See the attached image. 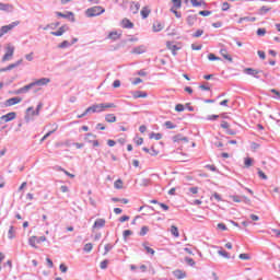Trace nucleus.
<instances>
[{
	"label": "nucleus",
	"instance_id": "f03ea898",
	"mask_svg": "<svg viewBox=\"0 0 280 280\" xmlns=\"http://www.w3.org/2000/svg\"><path fill=\"white\" fill-rule=\"evenodd\" d=\"M20 23L21 22L15 21V22H12L11 24L1 26V28H0V38H2L4 34H8V32H11V30H14V27L20 25Z\"/></svg>",
	"mask_w": 280,
	"mask_h": 280
},
{
	"label": "nucleus",
	"instance_id": "09e8293b",
	"mask_svg": "<svg viewBox=\"0 0 280 280\" xmlns=\"http://www.w3.org/2000/svg\"><path fill=\"white\" fill-rule=\"evenodd\" d=\"M213 198L214 200H217V202H222V197L220 196V194L214 192L211 197V200H213Z\"/></svg>",
	"mask_w": 280,
	"mask_h": 280
},
{
	"label": "nucleus",
	"instance_id": "c9c22d12",
	"mask_svg": "<svg viewBox=\"0 0 280 280\" xmlns=\"http://www.w3.org/2000/svg\"><path fill=\"white\" fill-rule=\"evenodd\" d=\"M165 128H167V130H174V128H176V125H174L172 121L167 120L164 122Z\"/></svg>",
	"mask_w": 280,
	"mask_h": 280
},
{
	"label": "nucleus",
	"instance_id": "13d9d810",
	"mask_svg": "<svg viewBox=\"0 0 280 280\" xmlns=\"http://www.w3.org/2000/svg\"><path fill=\"white\" fill-rule=\"evenodd\" d=\"M21 65H23V59H20V60H18L16 62L11 63V65H10V68L16 69V67H19V66H21Z\"/></svg>",
	"mask_w": 280,
	"mask_h": 280
},
{
	"label": "nucleus",
	"instance_id": "2eb2a0df",
	"mask_svg": "<svg viewBox=\"0 0 280 280\" xmlns=\"http://www.w3.org/2000/svg\"><path fill=\"white\" fill-rule=\"evenodd\" d=\"M140 9H141V4L139 2H135V1L131 2L130 12H132V14H139Z\"/></svg>",
	"mask_w": 280,
	"mask_h": 280
},
{
	"label": "nucleus",
	"instance_id": "473e14b6",
	"mask_svg": "<svg viewBox=\"0 0 280 280\" xmlns=\"http://www.w3.org/2000/svg\"><path fill=\"white\" fill-rule=\"evenodd\" d=\"M151 183H152V179H150V178H142L140 185H141V187H149V185Z\"/></svg>",
	"mask_w": 280,
	"mask_h": 280
},
{
	"label": "nucleus",
	"instance_id": "f257e3e1",
	"mask_svg": "<svg viewBox=\"0 0 280 280\" xmlns=\"http://www.w3.org/2000/svg\"><path fill=\"white\" fill-rule=\"evenodd\" d=\"M106 12V9H104L103 7H92L89 8L85 11V16H88L89 19H93V16H100L101 14H104Z\"/></svg>",
	"mask_w": 280,
	"mask_h": 280
},
{
	"label": "nucleus",
	"instance_id": "dca6fc26",
	"mask_svg": "<svg viewBox=\"0 0 280 280\" xmlns=\"http://www.w3.org/2000/svg\"><path fill=\"white\" fill-rule=\"evenodd\" d=\"M166 47H167V49H170L172 51L173 56H176V51H178V49H180L178 46H176L172 42H167Z\"/></svg>",
	"mask_w": 280,
	"mask_h": 280
},
{
	"label": "nucleus",
	"instance_id": "bf43d9fd",
	"mask_svg": "<svg viewBox=\"0 0 280 280\" xmlns=\"http://www.w3.org/2000/svg\"><path fill=\"white\" fill-rule=\"evenodd\" d=\"M43 108V103H38L37 104V107H36V109H35V112H34V114L36 115V116H38V115H40V109Z\"/></svg>",
	"mask_w": 280,
	"mask_h": 280
},
{
	"label": "nucleus",
	"instance_id": "a211bd4d",
	"mask_svg": "<svg viewBox=\"0 0 280 280\" xmlns=\"http://www.w3.org/2000/svg\"><path fill=\"white\" fill-rule=\"evenodd\" d=\"M221 56L225 59L229 60V62H233V57H231V55H229V51L226 50V48H223L220 50Z\"/></svg>",
	"mask_w": 280,
	"mask_h": 280
},
{
	"label": "nucleus",
	"instance_id": "1a4fd4ad",
	"mask_svg": "<svg viewBox=\"0 0 280 280\" xmlns=\"http://www.w3.org/2000/svg\"><path fill=\"white\" fill-rule=\"evenodd\" d=\"M145 51H148V47L145 45H140L138 47H135L131 50V54H136V55H141V54H145Z\"/></svg>",
	"mask_w": 280,
	"mask_h": 280
},
{
	"label": "nucleus",
	"instance_id": "393cba45",
	"mask_svg": "<svg viewBox=\"0 0 280 280\" xmlns=\"http://www.w3.org/2000/svg\"><path fill=\"white\" fill-rule=\"evenodd\" d=\"M197 20H198V15H188L186 21H187V24L191 26L196 23Z\"/></svg>",
	"mask_w": 280,
	"mask_h": 280
},
{
	"label": "nucleus",
	"instance_id": "f8f14e48",
	"mask_svg": "<svg viewBox=\"0 0 280 280\" xmlns=\"http://www.w3.org/2000/svg\"><path fill=\"white\" fill-rule=\"evenodd\" d=\"M191 3L192 8H200V5H207V2L205 0H185V3Z\"/></svg>",
	"mask_w": 280,
	"mask_h": 280
},
{
	"label": "nucleus",
	"instance_id": "ddd939ff",
	"mask_svg": "<svg viewBox=\"0 0 280 280\" xmlns=\"http://www.w3.org/2000/svg\"><path fill=\"white\" fill-rule=\"evenodd\" d=\"M67 30H69V26L62 25L59 27L58 31L50 32V34H51V36H62V34H65V32H67Z\"/></svg>",
	"mask_w": 280,
	"mask_h": 280
},
{
	"label": "nucleus",
	"instance_id": "6ab92c4d",
	"mask_svg": "<svg viewBox=\"0 0 280 280\" xmlns=\"http://www.w3.org/2000/svg\"><path fill=\"white\" fill-rule=\"evenodd\" d=\"M107 38H109L110 40H119V38H121V33L118 32H110L107 36Z\"/></svg>",
	"mask_w": 280,
	"mask_h": 280
},
{
	"label": "nucleus",
	"instance_id": "8fccbe9b",
	"mask_svg": "<svg viewBox=\"0 0 280 280\" xmlns=\"http://www.w3.org/2000/svg\"><path fill=\"white\" fill-rule=\"evenodd\" d=\"M230 9H231V4H229V2H223L222 3L221 10L223 12H228V10H230Z\"/></svg>",
	"mask_w": 280,
	"mask_h": 280
},
{
	"label": "nucleus",
	"instance_id": "2f4dec72",
	"mask_svg": "<svg viewBox=\"0 0 280 280\" xmlns=\"http://www.w3.org/2000/svg\"><path fill=\"white\" fill-rule=\"evenodd\" d=\"M144 250L149 254V255H154V253H156L153 248H151L150 246H148V243H143L142 244Z\"/></svg>",
	"mask_w": 280,
	"mask_h": 280
},
{
	"label": "nucleus",
	"instance_id": "cd10ccee",
	"mask_svg": "<svg viewBox=\"0 0 280 280\" xmlns=\"http://www.w3.org/2000/svg\"><path fill=\"white\" fill-rule=\"evenodd\" d=\"M268 12H270V8L262 5L259 10H258V14L260 16H264V14H268Z\"/></svg>",
	"mask_w": 280,
	"mask_h": 280
},
{
	"label": "nucleus",
	"instance_id": "9d476101",
	"mask_svg": "<svg viewBox=\"0 0 280 280\" xmlns=\"http://www.w3.org/2000/svg\"><path fill=\"white\" fill-rule=\"evenodd\" d=\"M0 11L1 12H13L14 5H12L10 3L0 2Z\"/></svg>",
	"mask_w": 280,
	"mask_h": 280
},
{
	"label": "nucleus",
	"instance_id": "72a5a7b5",
	"mask_svg": "<svg viewBox=\"0 0 280 280\" xmlns=\"http://www.w3.org/2000/svg\"><path fill=\"white\" fill-rule=\"evenodd\" d=\"M91 138L92 139H97V136H95V135H93V133H85V141H88V143H91V142H93V140H91Z\"/></svg>",
	"mask_w": 280,
	"mask_h": 280
},
{
	"label": "nucleus",
	"instance_id": "603ef678",
	"mask_svg": "<svg viewBox=\"0 0 280 280\" xmlns=\"http://www.w3.org/2000/svg\"><path fill=\"white\" fill-rule=\"evenodd\" d=\"M205 34V31L202 30H197V32L194 33V38H200Z\"/></svg>",
	"mask_w": 280,
	"mask_h": 280
},
{
	"label": "nucleus",
	"instance_id": "0eeeda50",
	"mask_svg": "<svg viewBox=\"0 0 280 280\" xmlns=\"http://www.w3.org/2000/svg\"><path fill=\"white\" fill-rule=\"evenodd\" d=\"M0 119L1 121H4V124H8V121H13V119H16V114L14 112H10L5 115H2Z\"/></svg>",
	"mask_w": 280,
	"mask_h": 280
},
{
	"label": "nucleus",
	"instance_id": "a18cd8bd",
	"mask_svg": "<svg viewBox=\"0 0 280 280\" xmlns=\"http://www.w3.org/2000/svg\"><path fill=\"white\" fill-rule=\"evenodd\" d=\"M130 235H132V231H131V230H125V231L122 232V237H124L125 242H126V240H127L128 237H130Z\"/></svg>",
	"mask_w": 280,
	"mask_h": 280
},
{
	"label": "nucleus",
	"instance_id": "c756f323",
	"mask_svg": "<svg viewBox=\"0 0 280 280\" xmlns=\"http://www.w3.org/2000/svg\"><path fill=\"white\" fill-rule=\"evenodd\" d=\"M150 139H155V141H161V139H163V135L161 133H155V132H151L149 136Z\"/></svg>",
	"mask_w": 280,
	"mask_h": 280
},
{
	"label": "nucleus",
	"instance_id": "de8ad7c7",
	"mask_svg": "<svg viewBox=\"0 0 280 280\" xmlns=\"http://www.w3.org/2000/svg\"><path fill=\"white\" fill-rule=\"evenodd\" d=\"M258 176L259 178H262V180H268V175L261 170H258Z\"/></svg>",
	"mask_w": 280,
	"mask_h": 280
},
{
	"label": "nucleus",
	"instance_id": "37998d69",
	"mask_svg": "<svg viewBox=\"0 0 280 280\" xmlns=\"http://www.w3.org/2000/svg\"><path fill=\"white\" fill-rule=\"evenodd\" d=\"M36 236H32L28 238V244L30 246H32L33 248H36Z\"/></svg>",
	"mask_w": 280,
	"mask_h": 280
},
{
	"label": "nucleus",
	"instance_id": "338daca9",
	"mask_svg": "<svg viewBox=\"0 0 280 280\" xmlns=\"http://www.w3.org/2000/svg\"><path fill=\"white\" fill-rule=\"evenodd\" d=\"M259 148H260V144H259V143H257V142H252V143H250V149H252V150H254V151H255V150H259Z\"/></svg>",
	"mask_w": 280,
	"mask_h": 280
},
{
	"label": "nucleus",
	"instance_id": "680f3d73",
	"mask_svg": "<svg viewBox=\"0 0 280 280\" xmlns=\"http://www.w3.org/2000/svg\"><path fill=\"white\" fill-rule=\"evenodd\" d=\"M170 11L173 14H175L176 19H180L183 16V14L180 12H178L176 9H171Z\"/></svg>",
	"mask_w": 280,
	"mask_h": 280
},
{
	"label": "nucleus",
	"instance_id": "4c0bfd02",
	"mask_svg": "<svg viewBox=\"0 0 280 280\" xmlns=\"http://www.w3.org/2000/svg\"><path fill=\"white\" fill-rule=\"evenodd\" d=\"M230 200H233V202H242V196L230 195Z\"/></svg>",
	"mask_w": 280,
	"mask_h": 280
},
{
	"label": "nucleus",
	"instance_id": "aec40b11",
	"mask_svg": "<svg viewBox=\"0 0 280 280\" xmlns=\"http://www.w3.org/2000/svg\"><path fill=\"white\" fill-rule=\"evenodd\" d=\"M30 113H31V115H36L35 113H36V110H34V107H28L27 109H26V115H25V121L28 124V121H32V118L30 117Z\"/></svg>",
	"mask_w": 280,
	"mask_h": 280
},
{
	"label": "nucleus",
	"instance_id": "e2e57ef3",
	"mask_svg": "<svg viewBox=\"0 0 280 280\" xmlns=\"http://www.w3.org/2000/svg\"><path fill=\"white\" fill-rule=\"evenodd\" d=\"M256 34L257 36H266V28H258Z\"/></svg>",
	"mask_w": 280,
	"mask_h": 280
},
{
	"label": "nucleus",
	"instance_id": "864d4df0",
	"mask_svg": "<svg viewBox=\"0 0 280 280\" xmlns=\"http://www.w3.org/2000/svg\"><path fill=\"white\" fill-rule=\"evenodd\" d=\"M185 261L188 266H196V261H194L192 258L185 257Z\"/></svg>",
	"mask_w": 280,
	"mask_h": 280
},
{
	"label": "nucleus",
	"instance_id": "7ed1b4c3",
	"mask_svg": "<svg viewBox=\"0 0 280 280\" xmlns=\"http://www.w3.org/2000/svg\"><path fill=\"white\" fill-rule=\"evenodd\" d=\"M12 56H14V46L9 44L5 47V54L2 57V62H8V60H10V58H12Z\"/></svg>",
	"mask_w": 280,
	"mask_h": 280
},
{
	"label": "nucleus",
	"instance_id": "6e6552de",
	"mask_svg": "<svg viewBox=\"0 0 280 280\" xmlns=\"http://www.w3.org/2000/svg\"><path fill=\"white\" fill-rule=\"evenodd\" d=\"M51 82L49 78H42L33 82V86H47Z\"/></svg>",
	"mask_w": 280,
	"mask_h": 280
},
{
	"label": "nucleus",
	"instance_id": "5fc2aeb1",
	"mask_svg": "<svg viewBox=\"0 0 280 280\" xmlns=\"http://www.w3.org/2000/svg\"><path fill=\"white\" fill-rule=\"evenodd\" d=\"M238 259H243L244 261H248V259H250V256L248 254H240Z\"/></svg>",
	"mask_w": 280,
	"mask_h": 280
},
{
	"label": "nucleus",
	"instance_id": "c03bdc74",
	"mask_svg": "<svg viewBox=\"0 0 280 280\" xmlns=\"http://www.w3.org/2000/svg\"><path fill=\"white\" fill-rule=\"evenodd\" d=\"M31 89H34V83L33 82L27 84V85H24L22 88V91H23V93H27V91H31Z\"/></svg>",
	"mask_w": 280,
	"mask_h": 280
},
{
	"label": "nucleus",
	"instance_id": "58836bf2",
	"mask_svg": "<svg viewBox=\"0 0 280 280\" xmlns=\"http://www.w3.org/2000/svg\"><path fill=\"white\" fill-rule=\"evenodd\" d=\"M84 253H91L93 250V244L92 243H86L83 247Z\"/></svg>",
	"mask_w": 280,
	"mask_h": 280
},
{
	"label": "nucleus",
	"instance_id": "bb28decb",
	"mask_svg": "<svg viewBox=\"0 0 280 280\" xmlns=\"http://www.w3.org/2000/svg\"><path fill=\"white\" fill-rule=\"evenodd\" d=\"M94 113H104V103L94 104Z\"/></svg>",
	"mask_w": 280,
	"mask_h": 280
},
{
	"label": "nucleus",
	"instance_id": "0e129e2a",
	"mask_svg": "<svg viewBox=\"0 0 280 280\" xmlns=\"http://www.w3.org/2000/svg\"><path fill=\"white\" fill-rule=\"evenodd\" d=\"M206 170H210V172H218V167H215V165H211V164L206 165Z\"/></svg>",
	"mask_w": 280,
	"mask_h": 280
},
{
	"label": "nucleus",
	"instance_id": "a19ab883",
	"mask_svg": "<svg viewBox=\"0 0 280 280\" xmlns=\"http://www.w3.org/2000/svg\"><path fill=\"white\" fill-rule=\"evenodd\" d=\"M183 135L182 133H178L176 136L173 137V141L174 143H180V141H183Z\"/></svg>",
	"mask_w": 280,
	"mask_h": 280
},
{
	"label": "nucleus",
	"instance_id": "7c9ffc66",
	"mask_svg": "<svg viewBox=\"0 0 280 280\" xmlns=\"http://www.w3.org/2000/svg\"><path fill=\"white\" fill-rule=\"evenodd\" d=\"M8 237L9 240H14V237H16L13 225L9 228Z\"/></svg>",
	"mask_w": 280,
	"mask_h": 280
},
{
	"label": "nucleus",
	"instance_id": "69168bd1",
	"mask_svg": "<svg viewBox=\"0 0 280 280\" xmlns=\"http://www.w3.org/2000/svg\"><path fill=\"white\" fill-rule=\"evenodd\" d=\"M199 14H200V16H210L211 11H209V10L199 11Z\"/></svg>",
	"mask_w": 280,
	"mask_h": 280
},
{
	"label": "nucleus",
	"instance_id": "412c9836",
	"mask_svg": "<svg viewBox=\"0 0 280 280\" xmlns=\"http://www.w3.org/2000/svg\"><path fill=\"white\" fill-rule=\"evenodd\" d=\"M105 121H107V124H115L117 116H115V114H107L105 115Z\"/></svg>",
	"mask_w": 280,
	"mask_h": 280
},
{
	"label": "nucleus",
	"instance_id": "49530a36",
	"mask_svg": "<svg viewBox=\"0 0 280 280\" xmlns=\"http://www.w3.org/2000/svg\"><path fill=\"white\" fill-rule=\"evenodd\" d=\"M100 268L101 270H106L108 268V259L101 261Z\"/></svg>",
	"mask_w": 280,
	"mask_h": 280
},
{
	"label": "nucleus",
	"instance_id": "79ce46f5",
	"mask_svg": "<svg viewBox=\"0 0 280 280\" xmlns=\"http://www.w3.org/2000/svg\"><path fill=\"white\" fill-rule=\"evenodd\" d=\"M218 253H219V255H221V257H224L225 259H231V255L228 254L226 250L221 249V250H219Z\"/></svg>",
	"mask_w": 280,
	"mask_h": 280
},
{
	"label": "nucleus",
	"instance_id": "4d7b16f0",
	"mask_svg": "<svg viewBox=\"0 0 280 280\" xmlns=\"http://www.w3.org/2000/svg\"><path fill=\"white\" fill-rule=\"evenodd\" d=\"M106 108H115L114 103H103V110H106Z\"/></svg>",
	"mask_w": 280,
	"mask_h": 280
},
{
	"label": "nucleus",
	"instance_id": "5701e85b",
	"mask_svg": "<svg viewBox=\"0 0 280 280\" xmlns=\"http://www.w3.org/2000/svg\"><path fill=\"white\" fill-rule=\"evenodd\" d=\"M171 234L173 237H180V233L178 232V226L172 225L171 226Z\"/></svg>",
	"mask_w": 280,
	"mask_h": 280
},
{
	"label": "nucleus",
	"instance_id": "39448f33",
	"mask_svg": "<svg viewBox=\"0 0 280 280\" xmlns=\"http://www.w3.org/2000/svg\"><path fill=\"white\" fill-rule=\"evenodd\" d=\"M55 14L56 16H60L61 19H69L71 23H75V18L73 16V12L71 11H67V13L57 11Z\"/></svg>",
	"mask_w": 280,
	"mask_h": 280
},
{
	"label": "nucleus",
	"instance_id": "f3484780",
	"mask_svg": "<svg viewBox=\"0 0 280 280\" xmlns=\"http://www.w3.org/2000/svg\"><path fill=\"white\" fill-rule=\"evenodd\" d=\"M174 278L175 279H185V277H187V273L183 272V270L177 269L175 271H173Z\"/></svg>",
	"mask_w": 280,
	"mask_h": 280
},
{
	"label": "nucleus",
	"instance_id": "20e7f679",
	"mask_svg": "<svg viewBox=\"0 0 280 280\" xmlns=\"http://www.w3.org/2000/svg\"><path fill=\"white\" fill-rule=\"evenodd\" d=\"M244 73H246V75H252L253 78H256V80H259L261 78L259 77V73H264V71L253 68H245Z\"/></svg>",
	"mask_w": 280,
	"mask_h": 280
},
{
	"label": "nucleus",
	"instance_id": "3c124183",
	"mask_svg": "<svg viewBox=\"0 0 280 280\" xmlns=\"http://www.w3.org/2000/svg\"><path fill=\"white\" fill-rule=\"evenodd\" d=\"M163 30V25L161 23L153 24V32H161Z\"/></svg>",
	"mask_w": 280,
	"mask_h": 280
},
{
	"label": "nucleus",
	"instance_id": "b1692460",
	"mask_svg": "<svg viewBox=\"0 0 280 280\" xmlns=\"http://www.w3.org/2000/svg\"><path fill=\"white\" fill-rule=\"evenodd\" d=\"M150 9H148V7H143L142 10L140 11V14L142 16V19H148V16H150Z\"/></svg>",
	"mask_w": 280,
	"mask_h": 280
},
{
	"label": "nucleus",
	"instance_id": "052dcab7",
	"mask_svg": "<svg viewBox=\"0 0 280 280\" xmlns=\"http://www.w3.org/2000/svg\"><path fill=\"white\" fill-rule=\"evenodd\" d=\"M110 250H113V245L106 244V245H105L104 255H108V253H110Z\"/></svg>",
	"mask_w": 280,
	"mask_h": 280
},
{
	"label": "nucleus",
	"instance_id": "ea45409f",
	"mask_svg": "<svg viewBox=\"0 0 280 280\" xmlns=\"http://www.w3.org/2000/svg\"><path fill=\"white\" fill-rule=\"evenodd\" d=\"M208 60H210L211 62H213V61H215V60H221V58L218 57V56H215V54L210 52V54L208 55Z\"/></svg>",
	"mask_w": 280,
	"mask_h": 280
},
{
	"label": "nucleus",
	"instance_id": "c85d7f7f",
	"mask_svg": "<svg viewBox=\"0 0 280 280\" xmlns=\"http://www.w3.org/2000/svg\"><path fill=\"white\" fill-rule=\"evenodd\" d=\"M149 231H150V228L148 225L142 226L139 232L140 237H144V235H148Z\"/></svg>",
	"mask_w": 280,
	"mask_h": 280
},
{
	"label": "nucleus",
	"instance_id": "a878e982",
	"mask_svg": "<svg viewBox=\"0 0 280 280\" xmlns=\"http://www.w3.org/2000/svg\"><path fill=\"white\" fill-rule=\"evenodd\" d=\"M133 97H135V100H139V97H148V93L141 92V91H136V92H133Z\"/></svg>",
	"mask_w": 280,
	"mask_h": 280
},
{
	"label": "nucleus",
	"instance_id": "4468645a",
	"mask_svg": "<svg viewBox=\"0 0 280 280\" xmlns=\"http://www.w3.org/2000/svg\"><path fill=\"white\" fill-rule=\"evenodd\" d=\"M121 27H124V30H132V27H135V23L130 22V20L125 18L121 21Z\"/></svg>",
	"mask_w": 280,
	"mask_h": 280
},
{
	"label": "nucleus",
	"instance_id": "9b49d317",
	"mask_svg": "<svg viewBox=\"0 0 280 280\" xmlns=\"http://www.w3.org/2000/svg\"><path fill=\"white\" fill-rule=\"evenodd\" d=\"M104 226H106V220L105 219H96V221L94 222L92 229H104Z\"/></svg>",
	"mask_w": 280,
	"mask_h": 280
},
{
	"label": "nucleus",
	"instance_id": "423d86ee",
	"mask_svg": "<svg viewBox=\"0 0 280 280\" xmlns=\"http://www.w3.org/2000/svg\"><path fill=\"white\" fill-rule=\"evenodd\" d=\"M21 102H23V98L21 97H11L4 102V106L5 107L16 106V104H21Z\"/></svg>",
	"mask_w": 280,
	"mask_h": 280
},
{
	"label": "nucleus",
	"instance_id": "e433bc0d",
	"mask_svg": "<svg viewBox=\"0 0 280 280\" xmlns=\"http://www.w3.org/2000/svg\"><path fill=\"white\" fill-rule=\"evenodd\" d=\"M114 187L115 189H122L124 187V182L121 179H117L115 183H114Z\"/></svg>",
	"mask_w": 280,
	"mask_h": 280
},
{
	"label": "nucleus",
	"instance_id": "f704fd0d",
	"mask_svg": "<svg viewBox=\"0 0 280 280\" xmlns=\"http://www.w3.org/2000/svg\"><path fill=\"white\" fill-rule=\"evenodd\" d=\"M58 47L59 49H67V47H71V43H69V40H63Z\"/></svg>",
	"mask_w": 280,
	"mask_h": 280
},
{
	"label": "nucleus",
	"instance_id": "4be33fe9",
	"mask_svg": "<svg viewBox=\"0 0 280 280\" xmlns=\"http://www.w3.org/2000/svg\"><path fill=\"white\" fill-rule=\"evenodd\" d=\"M172 8L173 10H180V8L183 7V0H172Z\"/></svg>",
	"mask_w": 280,
	"mask_h": 280
},
{
	"label": "nucleus",
	"instance_id": "774afa93",
	"mask_svg": "<svg viewBox=\"0 0 280 280\" xmlns=\"http://www.w3.org/2000/svg\"><path fill=\"white\" fill-rule=\"evenodd\" d=\"M244 163L246 167H250V165H253V159L246 158Z\"/></svg>",
	"mask_w": 280,
	"mask_h": 280
},
{
	"label": "nucleus",
	"instance_id": "6e6d98bb",
	"mask_svg": "<svg viewBox=\"0 0 280 280\" xmlns=\"http://www.w3.org/2000/svg\"><path fill=\"white\" fill-rule=\"evenodd\" d=\"M175 110H176L177 113H183V110H185V105H183V104H177V105L175 106Z\"/></svg>",
	"mask_w": 280,
	"mask_h": 280
}]
</instances>
